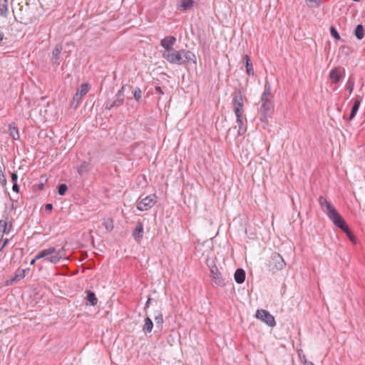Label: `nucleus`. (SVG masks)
I'll use <instances>...</instances> for the list:
<instances>
[{
	"instance_id": "1",
	"label": "nucleus",
	"mask_w": 365,
	"mask_h": 365,
	"mask_svg": "<svg viewBox=\"0 0 365 365\" xmlns=\"http://www.w3.org/2000/svg\"><path fill=\"white\" fill-rule=\"evenodd\" d=\"M163 58L173 65H184L188 62H192L197 64V58L195 54L189 50L180 49L177 51L174 49L170 53H162Z\"/></svg>"
},
{
	"instance_id": "2",
	"label": "nucleus",
	"mask_w": 365,
	"mask_h": 365,
	"mask_svg": "<svg viewBox=\"0 0 365 365\" xmlns=\"http://www.w3.org/2000/svg\"><path fill=\"white\" fill-rule=\"evenodd\" d=\"M273 95L272 93L271 85L268 81L264 83V91L261 96L260 101L261 106L259 108V112L261 115V120L267 121L270 118L271 114L274 110Z\"/></svg>"
},
{
	"instance_id": "3",
	"label": "nucleus",
	"mask_w": 365,
	"mask_h": 365,
	"mask_svg": "<svg viewBox=\"0 0 365 365\" xmlns=\"http://www.w3.org/2000/svg\"><path fill=\"white\" fill-rule=\"evenodd\" d=\"M319 203L323 209L324 212L327 214V217L333 222L336 227H339V229L346 227V221L330 202L327 201L324 197L320 196L319 197Z\"/></svg>"
},
{
	"instance_id": "4",
	"label": "nucleus",
	"mask_w": 365,
	"mask_h": 365,
	"mask_svg": "<svg viewBox=\"0 0 365 365\" xmlns=\"http://www.w3.org/2000/svg\"><path fill=\"white\" fill-rule=\"evenodd\" d=\"M232 100L233 109L237 118V121L242 123V118L243 113V98L240 91L235 92Z\"/></svg>"
},
{
	"instance_id": "5",
	"label": "nucleus",
	"mask_w": 365,
	"mask_h": 365,
	"mask_svg": "<svg viewBox=\"0 0 365 365\" xmlns=\"http://www.w3.org/2000/svg\"><path fill=\"white\" fill-rule=\"evenodd\" d=\"M286 265V263L283 257L277 252H273L270 257L268 262V267L269 271L275 273L282 269Z\"/></svg>"
},
{
	"instance_id": "6",
	"label": "nucleus",
	"mask_w": 365,
	"mask_h": 365,
	"mask_svg": "<svg viewBox=\"0 0 365 365\" xmlns=\"http://www.w3.org/2000/svg\"><path fill=\"white\" fill-rule=\"evenodd\" d=\"M157 198L155 194L148 195L138 202L136 207L140 211L149 210L156 204Z\"/></svg>"
},
{
	"instance_id": "7",
	"label": "nucleus",
	"mask_w": 365,
	"mask_h": 365,
	"mask_svg": "<svg viewBox=\"0 0 365 365\" xmlns=\"http://www.w3.org/2000/svg\"><path fill=\"white\" fill-rule=\"evenodd\" d=\"M40 114L46 121H53L56 119L57 111L53 103H47L40 109Z\"/></svg>"
},
{
	"instance_id": "8",
	"label": "nucleus",
	"mask_w": 365,
	"mask_h": 365,
	"mask_svg": "<svg viewBox=\"0 0 365 365\" xmlns=\"http://www.w3.org/2000/svg\"><path fill=\"white\" fill-rule=\"evenodd\" d=\"M255 317L269 327H273L276 325L274 317L267 310L258 309L256 312Z\"/></svg>"
},
{
	"instance_id": "9",
	"label": "nucleus",
	"mask_w": 365,
	"mask_h": 365,
	"mask_svg": "<svg viewBox=\"0 0 365 365\" xmlns=\"http://www.w3.org/2000/svg\"><path fill=\"white\" fill-rule=\"evenodd\" d=\"M210 275L212 277V280L214 282L215 284L220 287L225 286V279H223L221 273L220 272L217 267L215 264H213L210 267Z\"/></svg>"
},
{
	"instance_id": "10",
	"label": "nucleus",
	"mask_w": 365,
	"mask_h": 365,
	"mask_svg": "<svg viewBox=\"0 0 365 365\" xmlns=\"http://www.w3.org/2000/svg\"><path fill=\"white\" fill-rule=\"evenodd\" d=\"M176 43V38L174 36H167L160 40V46L165 48L163 53H170L175 48L173 46Z\"/></svg>"
},
{
	"instance_id": "11",
	"label": "nucleus",
	"mask_w": 365,
	"mask_h": 365,
	"mask_svg": "<svg viewBox=\"0 0 365 365\" xmlns=\"http://www.w3.org/2000/svg\"><path fill=\"white\" fill-rule=\"evenodd\" d=\"M345 73V70L341 67H335L331 70L329 73V78L333 83H339L343 78Z\"/></svg>"
},
{
	"instance_id": "12",
	"label": "nucleus",
	"mask_w": 365,
	"mask_h": 365,
	"mask_svg": "<svg viewBox=\"0 0 365 365\" xmlns=\"http://www.w3.org/2000/svg\"><path fill=\"white\" fill-rule=\"evenodd\" d=\"M3 217H4L5 220H0V233L4 234V233H9L11 231V229L12 227V223L11 221L9 220V217L8 213H4L3 215Z\"/></svg>"
},
{
	"instance_id": "13",
	"label": "nucleus",
	"mask_w": 365,
	"mask_h": 365,
	"mask_svg": "<svg viewBox=\"0 0 365 365\" xmlns=\"http://www.w3.org/2000/svg\"><path fill=\"white\" fill-rule=\"evenodd\" d=\"M143 230L144 229L143 222L140 221H138L135 227L133 230L132 233L133 237L138 242H140V240L143 239Z\"/></svg>"
},
{
	"instance_id": "14",
	"label": "nucleus",
	"mask_w": 365,
	"mask_h": 365,
	"mask_svg": "<svg viewBox=\"0 0 365 365\" xmlns=\"http://www.w3.org/2000/svg\"><path fill=\"white\" fill-rule=\"evenodd\" d=\"M63 47L61 44H57L52 51L51 62L56 66L60 65L59 58L62 51Z\"/></svg>"
},
{
	"instance_id": "15",
	"label": "nucleus",
	"mask_w": 365,
	"mask_h": 365,
	"mask_svg": "<svg viewBox=\"0 0 365 365\" xmlns=\"http://www.w3.org/2000/svg\"><path fill=\"white\" fill-rule=\"evenodd\" d=\"M64 247H62L61 250L58 251L56 250V252L54 253L55 255H51L50 257H47L46 260L53 264H58L60 262V260L64 257Z\"/></svg>"
},
{
	"instance_id": "16",
	"label": "nucleus",
	"mask_w": 365,
	"mask_h": 365,
	"mask_svg": "<svg viewBox=\"0 0 365 365\" xmlns=\"http://www.w3.org/2000/svg\"><path fill=\"white\" fill-rule=\"evenodd\" d=\"M361 102V97L358 96L355 98L354 104L351 107V113L348 118L349 120H351L356 115Z\"/></svg>"
},
{
	"instance_id": "17",
	"label": "nucleus",
	"mask_w": 365,
	"mask_h": 365,
	"mask_svg": "<svg viewBox=\"0 0 365 365\" xmlns=\"http://www.w3.org/2000/svg\"><path fill=\"white\" fill-rule=\"evenodd\" d=\"M195 3L194 0H180V3L177 6V9L180 11L190 10L193 7Z\"/></svg>"
},
{
	"instance_id": "18",
	"label": "nucleus",
	"mask_w": 365,
	"mask_h": 365,
	"mask_svg": "<svg viewBox=\"0 0 365 365\" xmlns=\"http://www.w3.org/2000/svg\"><path fill=\"white\" fill-rule=\"evenodd\" d=\"M56 252V247H50L47 249H44L38 252V253L36 255V259H42L49 257V255H51Z\"/></svg>"
},
{
	"instance_id": "19",
	"label": "nucleus",
	"mask_w": 365,
	"mask_h": 365,
	"mask_svg": "<svg viewBox=\"0 0 365 365\" xmlns=\"http://www.w3.org/2000/svg\"><path fill=\"white\" fill-rule=\"evenodd\" d=\"M245 271L242 268L237 269L234 274L235 280L237 284H242L245 280Z\"/></svg>"
},
{
	"instance_id": "20",
	"label": "nucleus",
	"mask_w": 365,
	"mask_h": 365,
	"mask_svg": "<svg viewBox=\"0 0 365 365\" xmlns=\"http://www.w3.org/2000/svg\"><path fill=\"white\" fill-rule=\"evenodd\" d=\"M243 61L245 65L246 68V73L249 76H253L254 75V69H253V65L250 61V58L248 55H245L243 56Z\"/></svg>"
},
{
	"instance_id": "21",
	"label": "nucleus",
	"mask_w": 365,
	"mask_h": 365,
	"mask_svg": "<svg viewBox=\"0 0 365 365\" xmlns=\"http://www.w3.org/2000/svg\"><path fill=\"white\" fill-rule=\"evenodd\" d=\"M86 300L89 302L90 305L96 306L98 303V299L96 294L91 290H86Z\"/></svg>"
},
{
	"instance_id": "22",
	"label": "nucleus",
	"mask_w": 365,
	"mask_h": 365,
	"mask_svg": "<svg viewBox=\"0 0 365 365\" xmlns=\"http://www.w3.org/2000/svg\"><path fill=\"white\" fill-rule=\"evenodd\" d=\"M90 170V163L87 161H83L79 166L77 168V171L79 175L82 176Z\"/></svg>"
},
{
	"instance_id": "23",
	"label": "nucleus",
	"mask_w": 365,
	"mask_h": 365,
	"mask_svg": "<svg viewBox=\"0 0 365 365\" xmlns=\"http://www.w3.org/2000/svg\"><path fill=\"white\" fill-rule=\"evenodd\" d=\"M8 11V0H0V16H7Z\"/></svg>"
},
{
	"instance_id": "24",
	"label": "nucleus",
	"mask_w": 365,
	"mask_h": 365,
	"mask_svg": "<svg viewBox=\"0 0 365 365\" xmlns=\"http://www.w3.org/2000/svg\"><path fill=\"white\" fill-rule=\"evenodd\" d=\"M153 328V323L149 317L145 319V324L143 327V331L145 333H150Z\"/></svg>"
},
{
	"instance_id": "25",
	"label": "nucleus",
	"mask_w": 365,
	"mask_h": 365,
	"mask_svg": "<svg viewBox=\"0 0 365 365\" xmlns=\"http://www.w3.org/2000/svg\"><path fill=\"white\" fill-rule=\"evenodd\" d=\"M354 35L359 40H361L364 36V29L362 24H358L354 29Z\"/></svg>"
},
{
	"instance_id": "26",
	"label": "nucleus",
	"mask_w": 365,
	"mask_h": 365,
	"mask_svg": "<svg viewBox=\"0 0 365 365\" xmlns=\"http://www.w3.org/2000/svg\"><path fill=\"white\" fill-rule=\"evenodd\" d=\"M26 269H18L14 274V276L11 278V282L19 281L21 279L24 278L26 276Z\"/></svg>"
},
{
	"instance_id": "27",
	"label": "nucleus",
	"mask_w": 365,
	"mask_h": 365,
	"mask_svg": "<svg viewBox=\"0 0 365 365\" xmlns=\"http://www.w3.org/2000/svg\"><path fill=\"white\" fill-rule=\"evenodd\" d=\"M91 87L88 83H82L80 87L77 89L76 93L81 97L86 95L90 90Z\"/></svg>"
},
{
	"instance_id": "28",
	"label": "nucleus",
	"mask_w": 365,
	"mask_h": 365,
	"mask_svg": "<svg viewBox=\"0 0 365 365\" xmlns=\"http://www.w3.org/2000/svg\"><path fill=\"white\" fill-rule=\"evenodd\" d=\"M155 321L156 324V327L160 328V329L163 328V315L160 311H156V315L155 316Z\"/></svg>"
},
{
	"instance_id": "29",
	"label": "nucleus",
	"mask_w": 365,
	"mask_h": 365,
	"mask_svg": "<svg viewBox=\"0 0 365 365\" xmlns=\"http://www.w3.org/2000/svg\"><path fill=\"white\" fill-rule=\"evenodd\" d=\"M344 233H346V236L348 237L349 240L353 242V243H356V237L355 236L353 235V233L351 232V230L349 229L348 225L346 224V227H343V229H341Z\"/></svg>"
},
{
	"instance_id": "30",
	"label": "nucleus",
	"mask_w": 365,
	"mask_h": 365,
	"mask_svg": "<svg viewBox=\"0 0 365 365\" xmlns=\"http://www.w3.org/2000/svg\"><path fill=\"white\" fill-rule=\"evenodd\" d=\"M133 97L137 102H140L142 99V91L139 87H135L132 90Z\"/></svg>"
},
{
	"instance_id": "31",
	"label": "nucleus",
	"mask_w": 365,
	"mask_h": 365,
	"mask_svg": "<svg viewBox=\"0 0 365 365\" xmlns=\"http://www.w3.org/2000/svg\"><path fill=\"white\" fill-rule=\"evenodd\" d=\"M82 97L78 95V93H75L73 98V101L71 103V107L73 108H76L80 103L81 102Z\"/></svg>"
},
{
	"instance_id": "32",
	"label": "nucleus",
	"mask_w": 365,
	"mask_h": 365,
	"mask_svg": "<svg viewBox=\"0 0 365 365\" xmlns=\"http://www.w3.org/2000/svg\"><path fill=\"white\" fill-rule=\"evenodd\" d=\"M8 133L10 137H15L16 135L19 137L18 128L11 124L8 125Z\"/></svg>"
},
{
	"instance_id": "33",
	"label": "nucleus",
	"mask_w": 365,
	"mask_h": 365,
	"mask_svg": "<svg viewBox=\"0 0 365 365\" xmlns=\"http://www.w3.org/2000/svg\"><path fill=\"white\" fill-rule=\"evenodd\" d=\"M307 6L311 8H318L322 4L321 0H305Z\"/></svg>"
},
{
	"instance_id": "34",
	"label": "nucleus",
	"mask_w": 365,
	"mask_h": 365,
	"mask_svg": "<svg viewBox=\"0 0 365 365\" xmlns=\"http://www.w3.org/2000/svg\"><path fill=\"white\" fill-rule=\"evenodd\" d=\"M355 84L354 78L352 77H349L346 83V90L349 91V93L351 94L354 90Z\"/></svg>"
},
{
	"instance_id": "35",
	"label": "nucleus",
	"mask_w": 365,
	"mask_h": 365,
	"mask_svg": "<svg viewBox=\"0 0 365 365\" xmlns=\"http://www.w3.org/2000/svg\"><path fill=\"white\" fill-rule=\"evenodd\" d=\"M57 188L58 195L61 196L64 195L68 190V186L64 183L59 184Z\"/></svg>"
},
{
	"instance_id": "36",
	"label": "nucleus",
	"mask_w": 365,
	"mask_h": 365,
	"mask_svg": "<svg viewBox=\"0 0 365 365\" xmlns=\"http://www.w3.org/2000/svg\"><path fill=\"white\" fill-rule=\"evenodd\" d=\"M330 33L333 38H334L336 40L340 39V36L334 26H331L330 27Z\"/></svg>"
},
{
	"instance_id": "37",
	"label": "nucleus",
	"mask_w": 365,
	"mask_h": 365,
	"mask_svg": "<svg viewBox=\"0 0 365 365\" xmlns=\"http://www.w3.org/2000/svg\"><path fill=\"white\" fill-rule=\"evenodd\" d=\"M112 102L113 103L115 108H118L123 104L124 99L118 98V97H115V99Z\"/></svg>"
},
{
	"instance_id": "38",
	"label": "nucleus",
	"mask_w": 365,
	"mask_h": 365,
	"mask_svg": "<svg viewBox=\"0 0 365 365\" xmlns=\"http://www.w3.org/2000/svg\"><path fill=\"white\" fill-rule=\"evenodd\" d=\"M124 93H125V86L123 85L121 86V88L119 89V91L117 92V93L115 94V97H118V98L124 99V97H125Z\"/></svg>"
},
{
	"instance_id": "39",
	"label": "nucleus",
	"mask_w": 365,
	"mask_h": 365,
	"mask_svg": "<svg viewBox=\"0 0 365 365\" xmlns=\"http://www.w3.org/2000/svg\"><path fill=\"white\" fill-rule=\"evenodd\" d=\"M0 184L2 186H6V179L3 173L2 170H0Z\"/></svg>"
},
{
	"instance_id": "40",
	"label": "nucleus",
	"mask_w": 365,
	"mask_h": 365,
	"mask_svg": "<svg viewBox=\"0 0 365 365\" xmlns=\"http://www.w3.org/2000/svg\"><path fill=\"white\" fill-rule=\"evenodd\" d=\"M115 108L113 103L112 101H106L105 103V109L106 110H111L112 108Z\"/></svg>"
},
{
	"instance_id": "41",
	"label": "nucleus",
	"mask_w": 365,
	"mask_h": 365,
	"mask_svg": "<svg viewBox=\"0 0 365 365\" xmlns=\"http://www.w3.org/2000/svg\"><path fill=\"white\" fill-rule=\"evenodd\" d=\"M105 227L108 231H111L113 229V221L110 220V223L106 222Z\"/></svg>"
},
{
	"instance_id": "42",
	"label": "nucleus",
	"mask_w": 365,
	"mask_h": 365,
	"mask_svg": "<svg viewBox=\"0 0 365 365\" xmlns=\"http://www.w3.org/2000/svg\"><path fill=\"white\" fill-rule=\"evenodd\" d=\"M11 178L13 183H17L18 175L16 173H12Z\"/></svg>"
},
{
	"instance_id": "43",
	"label": "nucleus",
	"mask_w": 365,
	"mask_h": 365,
	"mask_svg": "<svg viewBox=\"0 0 365 365\" xmlns=\"http://www.w3.org/2000/svg\"><path fill=\"white\" fill-rule=\"evenodd\" d=\"M12 190L14 192H19V186L17 183H13Z\"/></svg>"
},
{
	"instance_id": "44",
	"label": "nucleus",
	"mask_w": 365,
	"mask_h": 365,
	"mask_svg": "<svg viewBox=\"0 0 365 365\" xmlns=\"http://www.w3.org/2000/svg\"><path fill=\"white\" fill-rule=\"evenodd\" d=\"M46 211H51L53 210V205L51 203H48L45 205Z\"/></svg>"
},
{
	"instance_id": "45",
	"label": "nucleus",
	"mask_w": 365,
	"mask_h": 365,
	"mask_svg": "<svg viewBox=\"0 0 365 365\" xmlns=\"http://www.w3.org/2000/svg\"><path fill=\"white\" fill-rule=\"evenodd\" d=\"M153 299L150 297H149L145 303V309H147L149 307L150 304H151V302L153 301Z\"/></svg>"
},
{
	"instance_id": "46",
	"label": "nucleus",
	"mask_w": 365,
	"mask_h": 365,
	"mask_svg": "<svg viewBox=\"0 0 365 365\" xmlns=\"http://www.w3.org/2000/svg\"><path fill=\"white\" fill-rule=\"evenodd\" d=\"M155 89L157 92L160 93V94H164V92L160 86H155Z\"/></svg>"
},
{
	"instance_id": "47",
	"label": "nucleus",
	"mask_w": 365,
	"mask_h": 365,
	"mask_svg": "<svg viewBox=\"0 0 365 365\" xmlns=\"http://www.w3.org/2000/svg\"><path fill=\"white\" fill-rule=\"evenodd\" d=\"M8 242H9V240H8L7 239H6V240L4 241V242H3V244H2V245H1V249H0V250H2V249H3V248L6 245V244L8 243Z\"/></svg>"
},
{
	"instance_id": "48",
	"label": "nucleus",
	"mask_w": 365,
	"mask_h": 365,
	"mask_svg": "<svg viewBox=\"0 0 365 365\" xmlns=\"http://www.w3.org/2000/svg\"><path fill=\"white\" fill-rule=\"evenodd\" d=\"M38 259H36V257L31 259V261L30 262V264L31 265H34L36 262V260H38Z\"/></svg>"
},
{
	"instance_id": "49",
	"label": "nucleus",
	"mask_w": 365,
	"mask_h": 365,
	"mask_svg": "<svg viewBox=\"0 0 365 365\" xmlns=\"http://www.w3.org/2000/svg\"><path fill=\"white\" fill-rule=\"evenodd\" d=\"M304 365H314L312 361H308L307 360H305Z\"/></svg>"
},
{
	"instance_id": "50",
	"label": "nucleus",
	"mask_w": 365,
	"mask_h": 365,
	"mask_svg": "<svg viewBox=\"0 0 365 365\" xmlns=\"http://www.w3.org/2000/svg\"><path fill=\"white\" fill-rule=\"evenodd\" d=\"M4 38V34L3 32L0 31V43L2 41Z\"/></svg>"
},
{
	"instance_id": "51",
	"label": "nucleus",
	"mask_w": 365,
	"mask_h": 365,
	"mask_svg": "<svg viewBox=\"0 0 365 365\" xmlns=\"http://www.w3.org/2000/svg\"><path fill=\"white\" fill-rule=\"evenodd\" d=\"M39 187V189H40V190H42V189L43 188V183H41V184L39 185V187Z\"/></svg>"
},
{
	"instance_id": "52",
	"label": "nucleus",
	"mask_w": 365,
	"mask_h": 365,
	"mask_svg": "<svg viewBox=\"0 0 365 365\" xmlns=\"http://www.w3.org/2000/svg\"><path fill=\"white\" fill-rule=\"evenodd\" d=\"M2 240H3V234L0 233V243L2 242Z\"/></svg>"
},
{
	"instance_id": "53",
	"label": "nucleus",
	"mask_w": 365,
	"mask_h": 365,
	"mask_svg": "<svg viewBox=\"0 0 365 365\" xmlns=\"http://www.w3.org/2000/svg\"><path fill=\"white\" fill-rule=\"evenodd\" d=\"M302 360H303V362L304 363L305 360H307L305 356H303V358L302 359Z\"/></svg>"
},
{
	"instance_id": "54",
	"label": "nucleus",
	"mask_w": 365,
	"mask_h": 365,
	"mask_svg": "<svg viewBox=\"0 0 365 365\" xmlns=\"http://www.w3.org/2000/svg\"><path fill=\"white\" fill-rule=\"evenodd\" d=\"M353 1H355V2H358V1H359L360 0H353Z\"/></svg>"
},
{
	"instance_id": "55",
	"label": "nucleus",
	"mask_w": 365,
	"mask_h": 365,
	"mask_svg": "<svg viewBox=\"0 0 365 365\" xmlns=\"http://www.w3.org/2000/svg\"><path fill=\"white\" fill-rule=\"evenodd\" d=\"M44 135H45V137H48V134H46V133H44Z\"/></svg>"
},
{
	"instance_id": "56",
	"label": "nucleus",
	"mask_w": 365,
	"mask_h": 365,
	"mask_svg": "<svg viewBox=\"0 0 365 365\" xmlns=\"http://www.w3.org/2000/svg\"><path fill=\"white\" fill-rule=\"evenodd\" d=\"M364 117H365V111H364Z\"/></svg>"
}]
</instances>
